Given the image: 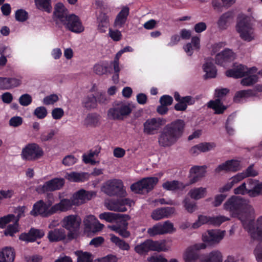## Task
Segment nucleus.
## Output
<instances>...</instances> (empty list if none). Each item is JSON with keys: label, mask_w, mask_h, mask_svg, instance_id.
<instances>
[{"label": "nucleus", "mask_w": 262, "mask_h": 262, "mask_svg": "<svg viewBox=\"0 0 262 262\" xmlns=\"http://www.w3.org/2000/svg\"><path fill=\"white\" fill-rule=\"evenodd\" d=\"M224 209L229 211L233 217H237L242 223L244 229L253 239L262 240V216L258 218L256 227L253 226L255 211L253 207L247 205L241 197L232 196L223 205Z\"/></svg>", "instance_id": "nucleus-1"}, {"label": "nucleus", "mask_w": 262, "mask_h": 262, "mask_svg": "<svg viewBox=\"0 0 262 262\" xmlns=\"http://www.w3.org/2000/svg\"><path fill=\"white\" fill-rule=\"evenodd\" d=\"M185 127V123L182 119H177L166 124L159 135V145L164 148L173 146L183 136Z\"/></svg>", "instance_id": "nucleus-2"}, {"label": "nucleus", "mask_w": 262, "mask_h": 262, "mask_svg": "<svg viewBox=\"0 0 262 262\" xmlns=\"http://www.w3.org/2000/svg\"><path fill=\"white\" fill-rule=\"evenodd\" d=\"M254 20V17L251 14L249 15L240 14L238 16L236 30L240 37L245 41L249 42L255 38L256 35L252 23Z\"/></svg>", "instance_id": "nucleus-3"}, {"label": "nucleus", "mask_w": 262, "mask_h": 262, "mask_svg": "<svg viewBox=\"0 0 262 262\" xmlns=\"http://www.w3.org/2000/svg\"><path fill=\"white\" fill-rule=\"evenodd\" d=\"M132 112L129 104L123 101L115 102L107 112L108 118L113 120H121Z\"/></svg>", "instance_id": "nucleus-4"}, {"label": "nucleus", "mask_w": 262, "mask_h": 262, "mask_svg": "<svg viewBox=\"0 0 262 262\" xmlns=\"http://www.w3.org/2000/svg\"><path fill=\"white\" fill-rule=\"evenodd\" d=\"M43 155L42 148L38 144L31 143L23 148L20 156L24 160L34 161L40 159Z\"/></svg>", "instance_id": "nucleus-5"}, {"label": "nucleus", "mask_w": 262, "mask_h": 262, "mask_svg": "<svg viewBox=\"0 0 262 262\" xmlns=\"http://www.w3.org/2000/svg\"><path fill=\"white\" fill-rule=\"evenodd\" d=\"M159 181L157 177H146L130 186L132 191L136 193L144 194L151 191Z\"/></svg>", "instance_id": "nucleus-6"}, {"label": "nucleus", "mask_w": 262, "mask_h": 262, "mask_svg": "<svg viewBox=\"0 0 262 262\" xmlns=\"http://www.w3.org/2000/svg\"><path fill=\"white\" fill-rule=\"evenodd\" d=\"M206 245L204 243H199L188 247L183 254V259L184 262H197L203 258V255H201L199 251L205 249Z\"/></svg>", "instance_id": "nucleus-7"}, {"label": "nucleus", "mask_w": 262, "mask_h": 262, "mask_svg": "<svg viewBox=\"0 0 262 262\" xmlns=\"http://www.w3.org/2000/svg\"><path fill=\"white\" fill-rule=\"evenodd\" d=\"M167 249L164 244L157 241L148 239L135 247V251L140 255H143L149 251H165Z\"/></svg>", "instance_id": "nucleus-8"}, {"label": "nucleus", "mask_w": 262, "mask_h": 262, "mask_svg": "<svg viewBox=\"0 0 262 262\" xmlns=\"http://www.w3.org/2000/svg\"><path fill=\"white\" fill-rule=\"evenodd\" d=\"M166 120L157 117L147 119L143 124V132L148 135H154L166 124Z\"/></svg>", "instance_id": "nucleus-9"}, {"label": "nucleus", "mask_w": 262, "mask_h": 262, "mask_svg": "<svg viewBox=\"0 0 262 262\" xmlns=\"http://www.w3.org/2000/svg\"><path fill=\"white\" fill-rule=\"evenodd\" d=\"M61 24L67 30L76 33H80L84 29L78 16L74 14H69Z\"/></svg>", "instance_id": "nucleus-10"}, {"label": "nucleus", "mask_w": 262, "mask_h": 262, "mask_svg": "<svg viewBox=\"0 0 262 262\" xmlns=\"http://www.w3.org/2000/svg\"><path fill=\"white\" fill-rule=\"evenodd\" d=\"M228 92L229 90L227 89L215 90V96L218 98L215 100L209 101L207 103V106L213 109L216 114L223 113L226 109V107L221 102L220 98L226 95Z\"/></svg>", "instance_id": "nucleus-11"}, {"label": "nucleus", "mask_w": 262, "mask_h": 262, "mask_svg": "<svg viewBox=\"0 0 262 262\" xmlns=\"http://www.w3.org/2000/svg\"><path fill=\"white\" fill-rule=\"evenodd\" d=\"M257 71V69L255 67L248 68L247 67L242 64H237L235 65L232 69L227 70L226 72V75L229 77L238 78L246 76V74L256 73Z\"/></svg>", "instance_id": "nucleus-12"}, {"label": "nucleus", "mask_w": 262, "mask_h": 262, "mask_svg": "<svg viewBox=\"0 0 262 262\" xmlns=\"http://www.w3.org/2000/svg\"><path fill=\"white\" fill-rule=\"evenodd\" d=\"M226 231L220 229L210 230L202 235L204 242L210 245L219 244L224 237Z\"/></svg>", "instance_id": "nucleus-13"}, {"label": "nucleus", "mask_w": 262, "mask_h": 262, "mask_svg": "<svg viewBox=\"0 0 262 262\" xmlns=\"http://www.w3.org/2000/svg\"><path fill=\"white\" fill-rule=\"evenodd\" d=\"M63 178H54L46 182L42 185L38 186L36 191L39 193H43L47 191H53L60 189L64 184Z\"/></svg>", "instance_id": "nucleus-14"}, {"label": "nucleus", "mask_w": 262, "mask_h": 262, "mask_svg": "<svg viewBox=\"0 0 262 262\" xmlns=\"http://www.w3.org/2000/svg\"><path fill=\"white\" fill-rule=\"evenodd\" d=\"M123 185L121 180L113 179L106 181L102 187V190L110 196L117 195L121 192Z\"/></svg>", "instance_id": "nucleus-15"}, {"label": "nucleus", "mask_w": 262, "mask_h": 262, "mask_svg": "<svg viewBox=\"0 0 262 262\" xmlns=\"http://www.w3.org/2000/svg\"><path fill=\"white\" fill-rule=\"evenodd\" d=\"M52 204V202H50L48 205L44 203L42 200H40L35 203L33 207V209L30 212L31 215L37 216L40 215L43 217H48L52 214V207L49 208V206Z\"/></svg>", "instance_id": "nucleus-16"}, {"label": "nucleus", "mask_w": 262, "mask_h": 262, "mask_svg": "<svg viewBox=\"0 0 262 262\" xmlns=\"http://www.w3.org/2000/svg\"><path fill=\"white\" fill-rule=\"evenodd\" d=\"M81 220L77 215L71 214L66 216L61 222L62 227L70 231H76L79 228Z\"/></svg>", "instance_id": "nucleus-17"}, {"label": "nucleus", "mask_w": 262, "mask_h": 262, "mask_svg": "<svg viewBox=\"0 0 262 262\" xmlns=\"http://www.w3.org/2000/svg\"><path fill=\"white\" fill-rule=\"evenodd\" d=\"M129 200L126 199H119L117 200H106L104 203L105 206L107 209L118 212H125L127 210L125 205L129 204Z\"/></svg>", "instance_id": "nucleus-18"}, {"label": "nucleus", "mask_w": 262, "mask_h": 262, "mask_svg": "<svg viewBox=\"0 0 262 262\" xmlns=\"http://www.w3.org/2000/svg\"><path fill=\"white\" fill-rule=\"evenodd\" d=\"M96 194V193L95 191L81 189L75 192L72 196V199L74 206H78L90 200Z\"/></svg>", "instance_id": "nucleus-19"}, {"label": "nucleus", "mask_w": 262, "mask_h": 262, "mask_svg": "<svg viewBox=\"0 0 262 262\" xmlns=\"http://www.w3.org/2000/svg\"><path fill=\"white\" fill-rule=\"evenodd\" d=\"M83 222L85 228L94 233L101 231L104 227V225L100 223L93 215H86Z\"/></svg>", "instance_id": "nucleus-20"}, {"label": "nucleus", "mask_w": 262, "mask_h": 262, "mask_svg": "<svg viewBox=\"0 0 262 262\" xmlns=\"http://www.w3.org/2000/svg\"><path fill=\"white\" fill-rule=\"evenodd\" d=\"M100 220H103L107 222L112 223L116 221L122 220L125 226L128 225L127 221L130 220V216L127 214L116 213L112 212H103L99 215Z\"/></svg>", "instance_id": "nucleus-21"}, {"label": "nucleus", "mask_w": 262, "mask_h": 262, "mask_svg": "<svg viewBox=\"0 0 262 262\" xmlns=\"http://www.w3.org/2000/svg\"><path fill=\"white\" fill-rule=\"evenodd\" d=\"M206 166H194L191 167L189 171V182L188 185L193 184L199 181L204 177L206 173Z\"/></svg>", "instance_id": "nucleus-22"}, {"label": "nucleus", "mask_w": 262, "mask_h": 262, "mask_svg": "<svg viewBox=\"0 0 262 262\" xmlns=\"http://www.w3.org/2000/svg\"><path fill=\"white\" fill-rule=\"evenodd\" d=\"M235 54L232 50L226 49L218 53L215 56V63L221 66H225L226 63L234 59Z\"/></svg>", "instance_id": "nucleus-23"}, {"label": "nucleus", "mask_w": 262, "mask_h": 262, "mask_svg": "<svg viewBox=\"0 0 262 262\" xmlns=\"http://www.w3.org/2000/svg\"><path fill=\"white\" fill-rule=\"evenodd\" d=\"M216 146L213 142H203L192 146L189 152L193 156H196L201 152H206L213 150Z\"/></svg>", "instance_id": "nucleus-24"}, {"label": "nucleus", "mask_w": 262, "mask_h": 262, "mask_svg": "<svg viewBox=\"0 0 262 262\" xmlns=\"http://www.w3.org/2000/svg\"><path fill=\"white\" fill-rule=\"evenodd\" d=\"M248 195L250 197H256L262 195V182L256 179H249Z\"/></svg>", "instance_id": "nucleus-25"}, {"label": "nucleus", "mask_w": 262, "mask_h": 262, "mask_svg": "<svg viewBox=\"0 0 262 262\" xmlns=\"http://www.w3.org/2000/svg\"><path fill=\"white\" fill-rule=\"evenodd\" d=\"M74 202L72 198L70 199H61L59 203H56L52 206V211L53 214L58 212H66L72 208Z\"/></svg>", "instance_id": "nucleus-26"}, {"label": "nucleus", "mask_w": 262, "mask_h": 262, "mask_svg": "<svg viewBox=\"0 0 262 262\" xmlns=\"http://www.w3.org/2000/svg\"><path fill=\"white\" fill-rule=\"evenodd\" d=\"M45 235V232L42 230L32 228L28 233H22L19 236V239L27 242H32L37 238L42 237Z\"/></svg>", "instance_id": "nucleus-27"}, {"label": "nucleus", "mask_w": 262, "mask_h": 262, "mask_svg": "<svg viewBox=\"0 0 262 262\" xmlns=\"http://www.w3.org/2000/svg\"><path fill=\"white\" fill-rule=\"evenodd\" d=\"M240 162L236 160H231L219 165L215 169V171L220 172L222 171H236L241 168Z\"/></svg>", "instance_id": "nucleus-28"}, {"label": "nucleus", "mask_w": 262, "mask_h": 262, "mask_svg": "<svg viewBox=\"0 0 262 262\" xmlns=\"http://www.w3.org/2000/svg\"><path fill=\"white\" fill-rule=\"evenodd\" d=\"M69 14L68 10L61 3H58L55 6L54 18L57 23H62Z\"/></svg>", "instance_id": "nucleus-29"}, {"label": "nucleus", "mask_w": 262, "mask_h": 262, "mask_svg": "<svg viewBox=\"0 0 262 262\" xmlns=\"http://www.w3.org/2000/svg\"><path fill=\"white\" fill-rule=\"evenodd\" d=\"M175 212L173 207H166L155 210L151 213L153 220L158 221L163 218L168 217Z\"/></svg>", "instance_id": "nucleus-30"}, {"label": "nucleus", "mask_w": 262, "mask_h": 262, "mask_svg": "<svg viewBox=\"0 0 262 262\" xmlns=\"http://www.w3.org/2000/svg\"><path fill=\"white\" fill-rule=\"evenodd\" d=\"M15 257L14 249L6 247L0 250V262H14Z\"/></svg>", "instance_id": "nucleus-31"}, {"label": "nucleus", "mask_w": 262, "mask_h": 262, "mask_svg": "<svg viewBox=\"0 0 262 262\" xmlns=\"http://www.w3.org/2000/svg\"><path fill=\"white\" fill-rule=\"evenodd\" d=\"M200 48V39L197 36L192 37L191 42L183 46V49L188 56H191L195 50H199Z\"/></svg>", "instance_id": "nucleus-32"}, {"label": "nucleus", "mask_w": 262, "mask_h": 262, "mask_svg": "<svg viewBox=\"0 0 262 262\" xmlns=\"http://www.w3.org/2000/svg\"><path fill=\"white\" fill-rule=\"evenodd\" d=\"M128 14V7H123L115 18L114 24V26L118 28H122L125 24Z\"/></svg>", "instance_id": "nucleus-33"}, {"label": "nucleus", "mask_w": 262, "mask_h": 262, "mask_svg": "<svg viewBox=\"0 0 262 262\" xmlns=\"http://www.w3.org/2000/svg\"><path fill=\"white\" fill-rule=\"evenodd\" d=\"M223 256L222 252L214 250L208 253L206 256L203 255L200 262H223Z\"/></svg>", "instance_id": "nucleus-34"}, {"label": "nucleus", "mask_w": 262, "mask_h": 262, "mask_svg": "<svg viewBox=\"0 0 262 262\" xmlns=\"http://www.w3.org/2000/svg\"><path fill=\"white\" fill-rule=\"evenodd\" d=\"M100 118V116L97 113H89L83 120V124L86 127H96L99 124Z\"/></svg>", "instance_id": "nucleus-35"}, {"label": "nucleus", "mask_w": 262, "mask_h": 262, "mask_svg": "<svg viewBox=\"0 0 262 262\" xmlns=\"http://www.w3.org/2000/svg\"><path fill=\"white\" fill-rule=\"evenodd\" d=\"M65 178L70 182H82L88 179L89 174L85 172H71L67 173Z\"/></svg>", "instance_id": "nucleus-36"}, {"label": "nucleus", "mask_w": 262, "mask_h": 262, "mask_svg": "<svg viewBox=\"0 0 262 262\" xmlns=\"http://www.w3.org/2000/svg\"><path fill=\"white\" fill-rule=\"evenodd\" d=\"M244 176L242 172L238 173L237 174L230 178L225 185L221 187L220 188V191L223 192L229 190L235 184L245 179Z\"/></svg>", "instance_id": "nucleus-37"}, {"label": "nucleus", "mask_w": 262, "mask_h": 262, "mask_svg": "<svg viewBox=\"0 0 262 262\" xmlns=\"http://www.w3.org/2000/svg\"><path fill=\"white\" fill-rule=\"evenodd\" d=\"M233 18V13L228 11L223 13L217 21L218 28L221 30H225L227 28L230 20Z\"/></svg>", "instance_id": "nucleus-38"}, {"label": "nucleus", "mask_w": 262, "mask_h": 262, "mask_svg": "<svg viewBox=\"0 0 262 262\" xmlns=\"http://www.w3.org/2000/svg\"><path fill=\"white\" fill-rule=\"evenodd\" d=\"M205 76L207 78H214L216 76L217 70L213 64V60L211 58L207 59L203 66Z\"/></svg>", "instance_id": "nucleus-39"}, {"label": "nucleus", "mask_w": 262, "mask_h": 262, "mask_svg": "<svg viewBox=\"0 0 262 262\" xmlns=\"http://www.w3.org/2000/svg\"><path fill=\"white\" fill-rule=\"evenodd\" d=\"M207 193V189L206 187H194L191 189L189 192V196L193 200H199L204 198Z\"/></svg>", "instance_id": "nucleus-40"}, {"label": "nucleus", "mask_w": 262, "mask_h": 262, "mask_svg": "<svg viewBox=\"0 0 262 262\" xmlns=\"http://www.w3.org/2000/svg\"><path fill=\"white\" fill-rule=\"evenodd\" d=\"M82 105L83 107L88 110L94 109L97 106V99L93 94H88L83 97Z\"/></svg>", "instance_id": "nucleus-41"}, {"label": "nucleus", "mask_w": 262, "mask_h": 262, "mask_svg": "<svg viewBox=\"0 0 262 262\" xmlns=\"http://www.w3.org/2000/svg\"><path fill=\"white\" fill-rule=\"evenodd\" d=\"M66 232L62 228L55 229L49 232L48 237L50 242H58L61 241L66 237Z\"/></svg>", "instance_id": "nucleus-42"}, {"label": "nucleus", "mask_w": 262, "mask_h": 262, "mask_svg": "<svg viewBox=\"0 0 262 262\" xmlns=\"http://www.w3.org/2000/svg\"><path fill=\"white\" fill-rule=\"evenodd\" d=\"M188 186L187 184H184L182 182L178 181H166L162 185L163 188L167 190H182L186 186Z\"/></svg>", "instance_id": "nucleus-43"}, {"label": "nucleus", "mask_w": 262, "mask_h": 262, "mask_svg": "<svg viewBox=\"0 0 262 262\" xmlns=\"http://www.w3.org/2000/svg\"><path fill=\"white\" fill-rule=\"evenodd\" d=\"M255 95L253 90H242L237 92L234 96V100L236 102H240L244 100Z\"/></svg>", "instance_id": "nucleus-44"}, {"label": "nucleus", "mask_w": 262, "mask_h": 262, "mask_svg": "<svg viewBox=\"0 0 262 262\" xmlns=\"http://www.w3.org/2000/svg\"><path fill=\"white\" fill-rule=\"evenodd\" d=\"M5 90L17 87L21 83L20 77H4Z\"/></svg>", "instance_id": "nucleus-45"}, {"label": "nucleus", "mask_w": 262, "mask_h": 262, "mask_svg": "<svg viewBox=\"0 0 262 262\" xmlns=\"http://www.w3.org/2000/svg\"><path fill=\"white\" fill-rule=\"evenodd\" d=\"M110 236L111 242L115 244V246L118 247L120 249L126 251H128L129 249L130 246L129 244L124 240L120 239L119 237L113 234H111Z\"/></svg>", "instance_id": "nucleus-46"}, {"label": "nucleus", "mask_w": 262, "mask_h": 262, "mask_svg": "<svg viewBox=\"0 0 262 262\" xmlns=\"http://www.w3.org/2000/svg\"><path fill=\"white\" fill-rule=\"evenodd\" d=\"M98 154L99 151L97 150H91L88 153L83 155L82 160L86 164L95 165L97 163L95 160V158L98 156Z\"/></svg>", "instance_id": "nucleus-47"}, {"label": "nucleus", "mask_w": 262, "mask_h": 262, "mask_svg": "<svg viewBox=\"0 0 262 262\" xmlns=\"http://www.w3.org/2000/svg\"><path fill=\"white\" fill-rule=\"evenodd\" d=\"M57 131L54 129H50L42 132L39 137V140L42 142H49L54 139Z\"/></svg>", "instance_id": "nucleus-48"}, {"label": "nucleus", "mask_w": 262, "mask_h": 262, "mask_svg": "<svg viewBox=\"0 0 262 262\" xmlns=\"http://www.w3.org/2000/svg\"><path fill=\"white\" fill-rule=\"evenodd\" d=\"M211 216L199 215L198 220L192 225L193 229H197L204 224L211 225Z\"/></svg>", "instance_id": "nucleus-49"}, {"label": "nucleus", "mask_w": 262, "mask_h": 262, "mask_svg": "<svg viewBox=\"0 0 262 262\" xmlns=\"http://www.w3.org/2000/svg\"><path fill=\"white\" fill-rule=\"evenodd\" d=\"M246 77L241 80V83L245 86H249L253 85L258 80V76L254 74H246Z\"/></svg>", "instance_id": "nucleus-50"}, {"label": "nucleus", "mask_w": 262, "mask_h": 262, "mask_svg": "<svg viewBox=\"0 0 262 262\" xmlns=\"http://www.w3.org/2000/svg\"><path fill=\"white\" fill-rule=\"evenodd\" d=\"M161 227L162 234H171L176 231L173 224L169 221H165L163 224L161 223Z\"/></svg>", "instance_id": "nucleus-51"}, {"label": "nucleus", "mask_w": 262, "mask_h": 262, "mask_svg": "<svg viewBox=\"0 0 262 262\" xmlns=\"http://www.w3.org/2000/svg\"><path fill=\"white\" fill-rule=\"evenodd\" d=\"M75 254L77 256V262H92V255L89 252L77 251Z\"/></svg>", "instance_id": "nucleus-52"}, {"label": "nucleus", "mask_w": 262, "mask_h": 262, "mask_svg": "<svg viewBox=\"0 0 262 262\" xmlns=\"http://www.w3.org/2000/svg\"><path fill=\"white\" fill-rule=\"evenodd\" d=\"M108 64L105 62L96 63L93 67L94 72L97 75H101L107 72Z\"/></svg>", "instance_id": "nucleus-53"}, {"label": "nucleus", "mask_w": 262, "mask_h": 262, "mask_svg": "<svg viewBox=\"0 0 262 262\" xmlns=\"http://www.w3.org/2000/svg\"><path fill=\"white\" fill-rule=\"evenodd\" d=\"M35 4L38 9H43L47 12L51 10V0H35Z\"/></svg>", "instance_id": "nucleus-54"}, {"label": "nucleus", "mask_w": 262, "mask_h": 262, "mask_svg": "<svg viewBox=\"0 0 262 262\" xmlns=\"http://www.w3.org/2000/svg\"><path fill=\"white\" fill-rule=\"evenodd\" d=\"M211 225L220 226L223 223L229 221V218L224 215L211 216Z\"/></svg>", "instance_id": "nucleus-55"}, {"label": "nucleus", "mask_w": 262, "mask_h": 262, "mask_svg": "<svg viewBox=\"0 0 262 262\" xmlns=\"http://www.w3.org/2000/svg\"><path fill=\"white\" fill-rule=\"evenodd\" d=\"M174 98L176 101L178 102L174 106L176 110L178 111H183L187 108V105L181 100V97L178 92H175Z\"/></svg>", "instance_id": "nucleus-56"}, {"label": "nucleus", "mask_w": 262, "mask_h": 262, "mask_svg": "<svg viewBox=\"0 0 262 262\" xmlns=\"http://www.w3.org/2000/svg\"><path fill=\"white\" fill-rule=\"evenodd\" d=\"M47 114V110L44 106L37 107L33 112V115L39 119H44Z\"/></svg>", "instance_id": "nucleus-57"}, {"label": "nucleus", "mask_w": 262, "mask_h": 262, "mask_svg": "<svg viewBox=\"0 0 262 262\" xmlns=\"http://www.w3.org/2000/svg\"><path fill=\"white\" fill-rule=\"evenodd\" d=\"M15 17L17 21L24 22L28 18V14L25 10L19 9L15 12Z\"/></svg>", "instance_id": "nucleus-58"}, {"label": "nucleus", "mask_w": 262, "mask_h": 262, "mask_svg": "<svg viewBox=\"0 0 262 262\" xmlns=\"http://www.w3.org/2000/svg\"><path fill=\"white\" fill-rule=\"evenodd\" d=\"M147 233L150 236H154L157 235H162V230L161 223L157 224L153 227L149 228L147 230Z\"/></svg>", "instance_id": "nucleus-59"}, {"label": "nucleus", "mask_w": 262, "mask_h": 262, "mask_svg": "<svg viewBox=\"0 0 262 262\" xmlns=\"http://www.w3.org/2000/svg\"><path fill=\"white\" fill-rule=\"evenodd\" d=\"M77 162V159L72 155H69L65 156L62 161V163L65 166H71Z\"/></svg>", "instance_id": "nucleus-60"}, {"label": "nucleus", "mask_w": 262, "mask_h": 262, "mask_svg": "<svg viewBox=\"0 0 262 262\" xmlns=\"http://www.w3.org/2000/svg\"><path fill=\"white\" fill-rule=\"evenodd\" d=\"M58 100L59 97L57 95L51 94L45 97L42 100V102L45 105H51L57 102Z\"/></svg>", "instance_id": "nucleus-61"}, {"label": "nucleus", "mask_w": 262, "mask_h": 262, "mask_svg": "<svg viewBox=\"0 0 262 262\" xmlns=\"http://www.w3.org/2000/svg\"><path fill=\"white\" fill-rule=\"evenodd\" d=\"M18 231V224L15 222L13 225L8 226L5 231L6 235L13 236L14 234Z\"/></svg>", "instance_id": "nucleus-62"}, {"label": "nucleus", "mask_w": 262, "mask_h": 262, "mask_svg": "<svg viewBox=\"0 0 262 262\" xmlns=\"http://www.w3.org/2000/svg\"><path fill=\"white\" fill-rule=\"evenodd\" d=\"M108 35L115 41H118L122 39V35L121 31L118 30L109 29Z\"/></svg>", "instance_id": "nucleus-63"}, {"label": "nucleus", "mask_w": 262, "mask_h": 262, "mask_svg": "<svg viewBox=\"0 0 262 262\" xmlns=\"http://www.w3.org/2000/svg\"><path fill=\"white\" fill-rule=\"evenodd\" d=\"M32 98L31 95L28 94L22 95L19 98V103L24 106H26L30 104L32 102Z\"/></svg>", "instance_id": "nucleus-64"}]
</instances>
